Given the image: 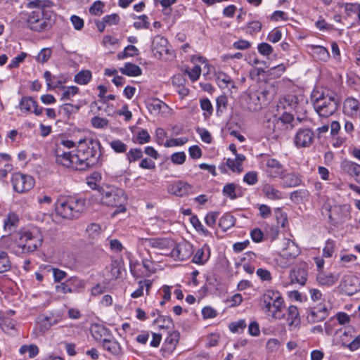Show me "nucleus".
Listing matches in <instances>:
<instances>
[{"label": "nucleus", "instance_id": "nucleus-1", "mask_svg": "<svg viewBox=\"0 0 360 360\" xmlns=\"http://www.w3.org/2000/svg\"><path fill=\"white\" fill-rule=\"evenodd\" d=\"M101 145L98 139L84 138L78 141L75 170H86L101 165Z\"/></svg>", "mask_w": 360, "mask_h": 360}, {"label": "nucleus", "instance_id": "nucleus-2", "mask_svg": "<svg viewBox=\"0 0 360 360\" xmlns=\"http://www.w3.org/2000/svg\"><path fill=\"white\" fill-rule=\"evenodd\" d=\"M97 191L102 205L117 207L114 214L126 212L127 197L122 189L114 186L105 185L98 186Z\"/></svg>", "mask_w": 360, "mask_h": 360}, {"label": "nucleus", "instance_id": "nucleus-3", "mask_svg": "<svg viewBox=\"0 0 360 360\" xmlns=\"http://www.w3.org/2000/svg\"><path fill=\"white\" fill-rule=\"evenodd\" d=\"M262 309L273 319L281 320L284 318V300L277 290H268L262 296Z\"/></svg>", "mask_w": 360, "mask_h": 360}, {"label": "nucleus", "instance_id": "nucleus-4", "mask_svg": "<svg viewBox=\"0 0 360 360\" xmlns=\"http://www.w3.org/2000/svg\"><path fill=\"white\" fill-rule=\"evenodd\" d=\"M311 99L317 113L324 117L333 115L340 103V99L334 92L325 94L324 91H311Z\"/></svg>", "mask_w": 360, "mask_h": 360}, {"label": "nucleus", "instance_id": "nucleus-5", "mask_svg": "<svg viewBox=\"0 0 360 360\" xmlns=\"http://www.w3.org/2000/svg\"><path fill=\"white\" fill-rule=\"evenodd\" d=\"M55 22V13L51 11L36 10L27 13V26L34 32L49 31L52 28Z\"/></svg>", "mask_w": 360, "mask_h": 360}, {"label": "nucleus", "instance_id": "nucleus-6", "mask_svg": "<svg viewBox=\"0 0 360 360\" xmlns=\"http://www.w3.org/2000/svg\"><path fill=\"white\" fill-rule=\"evenodd\" d=\"M85 199L70 196L58 199L55 209L61 217L72 219L79 217L80 213L85 210Z\"/></svg>", "mask_w": 360, "mask_h": 360}, {"label": "nucleus", "instance_id": "nucleus-7", "mask_svg": "<svg viewBox=\"0 0 360 360\" xmlns=\"http://www.w3.org/2000/svg\"><path fill=\"white\" fill-rule=\"evenodd\" d=\"M260 168L264 175L271 179H279L283 175L284 172H287L279 160L270 157L263 158L260 163Z\"/></svg>", "mask_w": 360, "mask_h": 360}, {"label": "nucleus", "instance_id": "nucleus-8", "mask_svg": "<svg viewBox=\"0 0 360 360\" xmlns=\"http://www.w3.org/2000/svg\"><path fill=\"white\" fill-rule=\"evenodd\" d=\"M11 184L14 191L18 193H24L34 187L35 180L30 175L15 172L12 174Z\"/></svg>", "mask_w": 360, "mask_h": 360}, {"label": "nucleus", "instance_id": "nucleus-9", "mask_svg": "<svg viewBox=\"0 0 360 360\" xmlns=\"http://www.w3.org/2000/svg\"><path fill=\"white\" fill-rule=\"evenodd\" d=\"M42 239L38 236H34L30 231L22 233L17 242V248L20 249L22 253L34 252L41 244Z\"/></svg>", "mask_w": 360, "mask_h": 360}, {"label": "nucleus", "instance_id": "nucleus-10", "mask_svg": "<svg viewBox=\"0 0 360 360\" xmlns=\"http://www.w3.org/2000/svg\"><path fill=\"white\" fill-rule=\"evenodd\" d=\"M191 62L194 65L193 68H187L185 72L188 75L191 81L198 80L201 75L202 68L207 70V73L210 72V65L207 60L202 56L193 55L191 57Z\"/></svg>", "mask_w": 360, "mask_h": 360}, {"label": "nucleus", "instance_id": "nucleus-11", "mask_svg": "<svg viewBox=\"0 0 360 360\" xmlns=\"http://www.w3.org/2000/svg\"><path fill=\"white\" fill-rule=\"evenodd\" d=\"M268 93L269 91H249L245 97L249 110L256 112L261 110L262 105L266 102Z\"/></svg>", "mask_w": 360, "mask_h": 360}, {"label": "nucleus", "instance_id": "nucleus-12", "mask_svg": "<svg viewBox=\"0 0 360 360\" xmlns=\"http://www.w3.org/2000/svg\"><path fill=\"white\" fill-rule=\"evenodd\" d=\"M323 210L327 212L328 223L333 226H336L339 223L344 221L345 217L340 215V212H348L349 210L348 206L346 205L332 207L328 203L323 205Z\"/></svg>", "mask_w": 360, "mask_h": 360}, {"label": "nucleus", "instance_id": "nucleus-13", "mask_svg": "<svg viewBox=\"0 0 360 360\" xmlns=\"http://www.w3.org/2000/svg\"><path fill=\"white\" fill-rule=\"evenodd\" d=\"M314 137L315 134L312 129L300 128L297 131L293 142L297 148H307L313 143Z\"/></svg>", "mask_w": 360, "mask_h": 360}, {"label": "nucleus", "instance_id": "nucleus-14", "mask_svg": "<svg viewBox=\"0 0 360 360\" xmlns=\"http://www.w3.org/2000/svg\"><path fill=\"white\" fill-rule=\"evenodd\" d=\"M55 155L56 161L58 165L75 170L76 153L72 154L71 151H65L60 146H56Z\"/></svg>", "mask_w": 360, "mask_h": 360}, {"label": "nucleus", "instance_id": "nucleus-15", "mask_svg": "<svg viewBox=\"0 0 360 360\" xmlns=\"http://www.w3.org/2000/svg\"><path fill=\"white\" fill-rule=\"evenodd\" d=\"M193 252V245L189 242L184 241L175 245L170 255L175 260L184 261L190 258Z\"/></svg>", "mask_w": 360, "mask_h": 360}, {"label": "nucleus", "instance_id": "nucleus-16", "mask_svg": "<svg viewBox=\"0 0 360 360\" xmlns=\"http://www.w3.org/2000/svg\"><path fill=\"white\" fill-rule=\"evenodd\" d=\"M330 307L324 302H321L309 308L307 319L309 322L316 323L322 321L329 315Z\"/></svg>", "mask_w": 360, "mask_h": 360}, {"label": "nucleus", "instance_id": "nucleus-17", "mask_svg": "<svg viewBox=\"0 0 360 360\" xmlns=\"http://www.w3.org/2000/svg\"><path fill=\"white\" fill-rule=\"evenodd\" d=\"M102 348L115 357L120 358L124 354V350L119 342L113 337L108 338L101 343Z\"/></svg>", "mask_w": 360, "mask_h": 360}, {"label": "nucleus", "instance_id": "nucleus-18", "mask_svg": "<svg viewBox=\"0 0 360 360\" xmlns=\"http://www.w3.org/2000/svg\"><path fill=\"white\" fill-rule=\"evenodd\" d=\"M343 112L348 117L360 120V102L352 97L346 98L343 104Z\"/></svg>", "mask_w": 360, "mask_h": 360}, {"label": "nucleus", "instance_id": "nucleus-19", "mask_svg": "<svg viewBox=\"0 0 360 360\" xmlns=\"http://www.w3.org/2000/svg\"><path fill=\"white\" fill-rule=\"evenodd\" d=\"M152 51L156 58H160L163 55L167 54V39L160 35L155 36L152 41Z\"/></svg>", "mask_w": 360, "mask_h": 360}, {"label": "nucleus", "instance_id": "nucleus-20", "mask_svg": "<svg viewBox=\"0 0 360 360\" xmlns=\"http://www.w3.org/2000/svg\"><path fill=\"white\" fill-rule=\"evenodd\" d=\"M20 110L22 112H33L36 115L42 114L44 108H38L37 102L32 97L24 96L20 102Z\"/></svg>", "mask_w": 360, "mask_h": 360}, {"label": "nucleus", "instance_id": "nucleus-21", "mask_svg": "<svg viewBox=\"0 0 360 360\" xmlns=\"http://www.w3.org/2000/svg\"><path fill=\"white\" fill-rule=\"evenodd\" d=\"M340 169L344 173L354 177L357 182L360 183V165L345 160L341 162Z\"/></svg>", "mask_w": 360, "mask_h": 360}, {"label": "nucleus", "instance_id": "nucleus-22", "mask_svg": "<svg viewBox=\"0 0 360 360\" xmlns=\"http://www.w3.org/2000/svg\"><path fill=\"white\" fill-rule=\"evenodd\" d=\"M179 333H171L165 340L161 352L164 357H167L174 351L179 342Z\"/></svg>", "mask_w": 360, "mask_h": 360}, {"label": "nucleus", "instance_id": "nucleus-23", "mask_svg": "<svg viewBox=\"0 0 360 360\" xmlns=\"http://www.w3.org/2000/svg\"><path fill=\"white\" fill-rule=\"evenodd\" d=\"M44 77L49 89H63V84L66 82V78L62 75H53L49 71H46Z\"/></svg>", "mask_w": 360, "mask_h": 360}, {"label": "nucleus", "instance_id": "nucleus-24", "mask_svg": "<svg viewBox=\"0 0 360 360\" xmlns=\"http://www.w3.org/2000/svg\"><path fill=\"white\" fill-rule=\"evenodd\" d=\"M211 250L210 246L205 243L200 248L198 249L194 254L192 262L196 264L203 265L210 259Z\"/></svg>", "mask_w": 360, "mask_h": 360}, {"label": "nucleus", "instance_id": "nucleus-25", "mask_svg": "<svg viewBox=\"0 0 360 360\" xmlns=\"http://www.w3.org/2000/svg\"><path fill=\"white\" fill-rule=\"evenodd\" d=\"M307 276L308 274L304 267H295L290 273L291 283H297L302 286L305 285Z\"/></svg>", "mask_w": 360, "mask_h": 360}, {"label": "nucleus", "instance_id": "nucleus-26", "mask_svg": "<svg viewBox=\"0 0 360 360\" xmlns=\"http://www.w3.org/2000/svg\"><path fill=\"white\" fill-rule=\"evenodd\" d=\"M91 333L93 338L101 344L107 338H111V332L105 326L94 324L91 328Z\"/></svg>", "mask_w": 360, "mask_h": 360}, {"label": "nucleus", "instance_id": "nucleus-27", "mask_svg": "<svg viewBox=\"0 0 360 360\" xmlns=\"http://www.w3.org/2000/svg\"><path fill=\"white\" fill-rule=\"evenodd\" d=\"M191 188L192 186L189 184L179 181L170 185L168 191L171 194L183 197L187 195Z\"/></svg>", "mask_w": 360, "mask_h": 360}, {"label": "nucleus", "instance_id": "nucleus-28", "mask_svg": "<svg viewBox=\"0 0 360 360\" xmlns=\"http://www.w3.org/2000/svg\"><path fill=\"white\" fill-rule=\"evenodd\" d=\"M285 248L283 250L282 255L287 259H294L300 252L298 245L290 239L285 240Z\"/></svg>", "mask_w": 360, "mask_h": 360}, {"label": "nucleus", "instance_id": "nucleus-29", "mask_svg": "<svg viewBox=\"0 0 360 360\" xmlns=\"http://www.w3.org/2000/svg\"><path fill=\"white\" fill-rule=\"evenodd\" d=\"M282 180L283 188H291L300 186L302 183L301 178L295 173L283 172V175L279 178Z\"/></svg>", "mask_w": 360, "mask_h": 360}, {"label": "nucleus", "instance_id": "nucleus-30", "mask_svg": "<svg viewBox=\"0 0 360 360\" xmlns=\"http://www.w3.org/2000/svg\"><path fill=\"white\" fill-rule=\"evenodd\" d=\"M339 279V276L332 273H326L321 271L318 273L316 280L320 285L331 286Z\"/></svg>", "mask_w": 360, "mask_h": 360}, {"label": "nucleus", "instance_id": "nucleus-31", "mask_svg": "<svg viewBox=\"0 0 360 360\" xmlns=\"http://www.w3.org/2000/svg\"><path fill=\"white\" fill-rule=\"evenodd\" d=\"M141 245L153 248L164 250L169 245V241L165 238H141Z\"/></svg>", "mask_w": 360, "mask_h": 360}, {"label": "nucleus", "instance_id": "nucleus-32", "mask_svg": "<svg viewBox=\"0 0 360 360\" xmlns=\"http://www.w3.org/2000/svg\"><path fill=\"white\" fill-rule=\"evenodd\" d=\"M217 83L221 89H237L238 86L231 77L224 72H219L217 76Z\"/></svg>", "mask_w": 360, "mask_h": 360}, {"label": "nucleus", "instance_id": "nucleus-33", "mask_svg": "<svg viewBox=\"0 0 360 360\" xmlns=\"http://www.w3.org/2000/svg\"><path fill=\"white\" fill-rule=\"evenodd\" d=\"M262 191L265 197L269 200H276L283 198V193L271 184H266L262 187Z\"/></svg>", "mask_w": 360, "mask_h": 360}, {"label": "nucleus", "instance_id": "nucleus-34", "mask_svg": "<svg viewBox=\"0 0 360 360\" xmlns=\"http://www.w3.org/2000/svg\"><path fill=\"white\" fill-rule=\"evenodd\" d=\"M19 218L15 213L10 212L4 220V229L5 231L11 234L18 226Z\"/></svg>", "mask_w": 360, "mask_h": 360}, {"label": "nucleus", "instance_id": "nucleus-35", "mask_svg": "<svg viewBox=\"0 0 360 360\" xmlns=\"http://www.w3.org/2000/svg\"><path fill=\"white\" fill-rule=\"evenodd\" d=\"M240 189V186H238L234 183L226 184L223 189L222 194L224 196L230 198L231 200H236L242 195L238 194V191Z\"/></svg>", "mask_w": 360, "mask_h": 360}, {"label": "nucleus", "instance_id": "nucleus-36", "mask_svg": "<svg viewBox=\"0 0 360 360\" xmlns=\"http://www.w3.org/2000/svg\"><path fill=\"white\" fill-rule=\"evenodd\" d=\"M310 49L313 56L318 60L326 61L330 57L328 51L322 46L311 45Z\"/></svg>", "mask_w": 360, "mask_h": 360}, {"label": "nucleus", "instance_id": "nucleus-37", "mask_svg": "<svg viewBox=\"0 0 360 360\" xmlns=\"http://www.w3.org/2000/svg\"><path fill=\"white\" fill-rule=\"evenodd\" d=\"M86 233L89 240H98L101 235L102 229L100 224L91 223L87 226Z\"/></svg>", "mask_w": 360, "mask_h": 360}, {"label": "nucleus", "instance_id": "nucleus-38", "mask_svg": "<svg viewBox=\"0 0 360 360\" xmlns=\"http://www.w3.org/2000/svg\"><path fill=\"white\" fill-rule=\"evenodd\" d=\"M120 72L130 77H136L141 74V70L139 66L130 63H125L124 67L120 68Z\"/></svg>", "mask_w": 360, "mask_h": 360}, {"label": "nucleus", "instance_id": "nucleus-39", "mask_svg": "<svg viewBox=\"0 0 360 360\" xmlns=\"http://www.w3.org/2000/svg\"><path fill=\"white\" fill-rule=\"evenodd\" d=\"M297 103V97L295 95L289 94L284 96L283 98H280L278 107H282L284 109H285L287 107H289L290 108H295Z\"/></svg>", "mask_w": 360, "mask_h": 360}, {"label": "nucleus", "instance_id": "nucleus-40", "mask_svg": "<svg viewBox=\"0 0 360 360\" xmlns=\"http://www.w3.org/2000/svg\"><path fill=\"white\" fill-rule=\"evenodd\" d=\"M277 119H278L279 122H281V124L283 126L284 124H289L290 127V129H292L294 127L297 125L296 121L300 122L302 121L301 119L299 117L297 118L295 120L293 115L287 112H284L281 116L278 117Z\"/></svg>", "mask_w": 360, "mask_h": 360}, {"label": "nucleus", "instance_id": "nucleus-41", "mask_svg": "<svg viewBox=\"0 0 360 360\" xmlns=\"http://www.w3.org/2000/svg\"><path fill=\"white\" fill-rule=\"evenodd\" d=\"M81 105V103H64L63 105L60 106V112H62L66 117L69 118L71 116V115L78 112Z\"/></svg>", "mask_w": 360, "mask_h": 360}, {"label": "nucleus", "instance_id": "nucleus-42", "mask_svg": "<svg viewBox=\"0 0 360 360\" xmlns=\"http://www.w3.org/2000/svg\"><path fill=\"white\" fill-rule=\"evenodd\" d=\"M236 223L235 217L229 214L223 215L219 220V226L224 230L226 231L233 226Z\"/></svg>", "mask_w": 360, "mask_h": 360}, {"label": "nucleus", "instance_id": "nucleus-43", "mask_svg": "<svg viewBox=\"0 0 360 360\" xmlns=\"http://www.w3.org/2000/svg\"><path fill=\"white\" fill-rule=\"evenodd\" d=\"M154 323L157 324L160 328H173L174 323L172 318L167 316L159 315L154 320Z\"/></svg>", "mask_w": 360, "mask_h": 360}, {"label": "nucleus", "instance_id": "nucleus-44", "mask_svg": "<svg viewBox=\"0 0 360 360\" xmlns=\"http://www.w3.org/2000/svg\"><path fill=\"white\" fill-rule=\"evenodd\" d=\"M150 136L146 129H142L133 137V141L138 144H144L150 141Z\"/></svg>", "mask_w": 360, "mask_h": 360}, {"label": "nucleus", "instance_id": "nucleus-45", "mask_svg": "<svg viewBox=\"0 0 360 360\" xmlns=\"http://www.w3.org/2000/svg\"><path fill=\"white\" fill-rule=\"evenodd\" d=\"M143 157V151L141 148H132L127 153L126 158L129 163L135 162L141 159Z\"/></svg>", "mask_w": 360, "mask_h": 360}, {"label": "nucleus", "instance_id": "nucleus-46", "mask_svg": "<svg viewBox=\"0 0 360 360\" xmlns=\"http://www.w3.org/2000/svg\"><path fill=\"white\" fill-rule=\"evenodd\" d=\"M139 53V49L134 45H128L126 46L122 52L117 54L119 59H124L128 57H133L138 56Z\"/></svg>", "mask_w": 360, "mask_h": 360}, {"label": "nucleus", "instance_id": "nucleus-47", "mask_svg": "<svg viewBox=\"0 0 360 360\" xmlns=\"http://www.w3.org/2000/svg\"><path fill=\"white\" fill-rule=\"evenodd\" d=\"M91 79V72L89 70H82L75 76V82L81 85L86 84Z\"/></svg>", "mask_w": 360, "mask_h": 360}, {"label": "nucleus", "instance_id": "nucleus-48", "mask_svg": "<svg viewBox=\"0 0 360 360\" xmlns=\"http://www.w3.org/2000/svg\"><path fill=\"white\" fill-rule=\"evenodd\" d=\"M146 103L148 110L154 113L159 112L162 105L165 104L162 101L157 98H148L146 101Z\"/></svg>", "mask_w": 360, "mask_h": 360}, {"label": "nucleus", "instance_id": "nucleus-49", "mask_svg": "<svg viewBox=\"0 0 360 360\" xmlns=\"http://www.w3.org/2000/svg\"><path fill=\"white\" fill-rule=\"evenodd\" d=\"M19 352L21 354H25L26 352H28L29 358L32 359L39 354V348L34 344L30 345H24L20 347Z\"/></svg>", "mask_w": 360, "mask_h": 360}, {"label": "nucleus", "instance_id": "nucleus-50", "mask_svg": "<svg viewBox=\"0 0 360 360\" xmlns=\"http://www.w3.org/2000/svg\"><path fill=\"white\" fill-rule=\"evenodd\" d=\"M68 280L70 285L74 290V292H79L85 287V281L76 276H72Z\"/></svg>", "mask_w": 360, "mask_h": 360}, {"label": "nucleus", "instance_id": "nucleus-51", "mask_svg": "<svg viewBox=\"0 0 360 360\" xmlns=\"http://www.w3.org/2000/svg\"><path fill=\"white\" fill-rule=\"evenodd\" d=\"M11 268V262L8 253L5 251L0 252V273L8 271Z\"/></svg>", "mask_w": 360, "mask_h": 360}, {"label": "nucleus", "instance_id": "nucleus-52", "mask_svg": "<svg viewBox=\"0 0 360 360\" xmlns=\"http://www.w3.org/2000/svg\"><path fill=\"white\" fill-rule=\"evenodd\" d=\"M110 147L115 153H123L127 150V146L121 140H113L110 143Z\"/></svg>", "mask_w": 360, "mask_h": 360}, {"label": "nucleus", "instance_id": "nucleus-53", "mask_svg": "<svg viewBox=\"0 0 360 360\" xmlns=\"http://www.w3.org/2000/svg\"><path fill=\"white\" fill-rule=\"evenodd\" d=\"M52 51L50 48H44L38 53L36 60L41 63H46L50 58Z\"/></svg>", "mask_w": 360, "mask_h": 360}, {"label": "nucleus", "instance_id": "nucleus-54", "mask_svg": "<svg viewBox=\"0 0 360 360\" xmlns=\"http://www.w3.org/2000/svg\"><path fill=\"white\" fill-rule=\"evenodd\" d=\"M190 221L197 231H202L205 236H207L210 233V231L204 227L197 216H192L190 219Z\"/></svg>", "mask_w": 360, "mask_h": 360}, {"label": "nucleus", "instance_id": "nucleus-55", "mask_svg": "<svg viewBox=\"0 0 360 360\" xmlns=\"http://www.w3.org/2000/svg\"><path fill=\"white\" fill-rule=\"evenodd\" d=\"M148 19V18L146 15H140L134 22V27L137 30L147 29L149 26V22Z\"/></svg>", "mask_w": 360, "mask_h": 360}, {"label": "nucleus", "instance_id": "nucleus-56", "mask_svg": "<svg viewBox=\"0 0 360 360\" xmlns=\"http://www.w3.org/2000/svg\"><path fill=\"white\" fill-rule=\"evenodd\" d=\"M245 320H239L236 322H232L229 324V329L233 333H241L246 328Z\"/></svg>", "mask_w": 360, "mask_h": 360}, {"label": "nucleus", "instance_id": "nucleus-57", "mask_svg": "<svg viewBox=\"0 0 360 360\" xmlns=\"http://www.w3.org/2000/svg\"><path fill=\"white\" fill-rule=\"evenodd\" d=\"M104 4L101 1H96L89 8V12L91 15H100L103 13Z\"/></svg>", "mask_w": 360, "mask_h": 360}, {"label": "nucleus", "instance_id": "nucleus-58", "mask_svg": "<svg viewBox=\"0 0 360 360\" xmlns=\"http://www.w3.org/2000/svg\"><path fill=\"white\" fill-rule=\"evenodd\" d=\"M101 179V175L99 172H94L91 174V176L87 177V184L93 189L98 188V186L96 185V182L100 181Z\"/></svg>", "mask_w": 360, "mask_h": 360}, {"label": "nucleus", "instance_id": "nucleus-59", "mask_svg": "<svg viewBox=\"0 0 360 360\" xmlns=\"http://www.w3.org/2000/svg\"><path fill=\"white\" fill-rule=\"evenodd\" d=\"M91 122L93 127L97 129L104 128L108 124V120L107 119L98 116L92 117Z\"/></svg>", "mask_w": 360, "mask_h": 360}, {"label": "nucleus", "instance_id": "nucleus-60", "mask_svg": "<svg viewBox=\"0 0 360 360\" xmlns=\"http://www.w3.org/2000/svg\"><path fill=\"white\" fill-rule=\"evenodd\" d=\"M335 249V243L333 240H328L326 242L325 247L323 249V255L325 257H330L333 255Z\"/></svg>", "mask_w": 360, "mask_h": 360}, {"label": "nucleus", "instance_id": "nucleus-61", "mask_svg": "<svg viewBox=\"0 0 360 360\" xmlns=\"http://www.w3.org/2000/svg\"><path fill=\"white\" fill-rule=\"evenodd\" d=\"M56 290L58 292L63 294L74 292V290L70 285L68 280H67L65 282H63L57 285L56 286Z\"/></svg>", "mask_w": 360, "mask_h": 360}, {"label": "nucleus", "instance_id": "nucleus-62", "mask_svg": "<svg viewBox=\"0 0 360 360\" xmlns=\"http://www.w3.org/2000/svg\"><path fill=\"white\" fill-rule=\"evenodd\" d=\"M275 216L278 224H280L282 227L285 226L288 222V218L285 213H284L281 208L275 210Z\"/></svg>", "mask_w": 360, "mask_h": 360}, {"label": "nucleus", "instance_id": "nucleus-63", "mask_svg": "<svg viewBox=\"0 0 360 360\" xmlns=\"http://www.w3.org/2000/svg\"><path fill=\"white\" fill-rule=\"evenodd\" d=\"M243 181L248 185H255L258 181L257 174L256 172H249L243 176Z\"/></svg>", "mask_w": 360, "mask_h": 360}, {"label": "nucleus", "instance_id": "nucleus-64", "mask_svg": "<svg viewBox=\"0 0 360 360\" xmlns=\"http://www.w3.org/2000/svg\"><path fill=\"white\" fill-rule=\"evenodd\" d=\"M346 11L349 13H353L356 15L357 19L360 24V3L359 4H349L346 5Z\"/></svg>", "mask_w": 360, "mask_h": 360}]
</instances>
